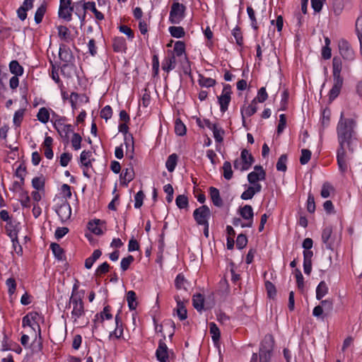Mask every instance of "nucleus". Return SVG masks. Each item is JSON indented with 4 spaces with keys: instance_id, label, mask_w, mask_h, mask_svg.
<instances>
[{
    "instance_id": "58",
    "label": "nucleus",
    "mask_w": 362,
    "mask_h": 362,
    "mask_svg": "<svg viewBox=\"0 0 362 362\" xmlns=\"http://www.w3.org/2000/svg\"><path fill=\"white\" fill-rule=\"evenodd\" d=\"M110 269V265L107 262H103L100 266L98 267V268L95 270V274L96 276H101L104 274H106L108 272Z\"/></svg>"
},
{
    "instance_id": "19",
    "label": "nucleus",
    "mask_w": 362,
    "mask_h": 362,
    "mask_svg": "<svg viewBox=\"0 0 362 362\" xmlns=\"http://www.w3.org/2000/svg\"><path fill=\"white\" fill-rule=\"evenodd\" d=\"M59 56L60 59L65 63L64 66H66L74 60V57L70 49L66 45L60 46Z\"/></svg>"
},
{
    "instance_id": "53",
    "label": "nucleus",
    "mask_w": 362,
    "mask_h": 362,
    "mask_svg": "<svg viewBox=\"0 0 362 362\" xmlns=\"http://www.w3.org/2000/svg\"><path fill=\"white\" fill-rule=\"evenodd\" d=\"M134 257L129 255L127 257L122 258L120 262V267L122 271H126L129 267L130 264L133 262Z\"/></svg>"
},
{
    "instance_id": "45",
    "label": "nucleus",
    "mask_w": 362,
    "mask_h": 362,
    "mask_svg": "<svg viewBox=\"0 0 362 362\" xmlns=\"http://www.w3.org/2000/svg\"><path fill=\"white\" fill-rule=\"evenodd\" d=\"M247 15L250 20V25H251L252 28L255 30H257L258 29V25H257V19L255 17V11L253 10V8L251 6H247Z\"/></svg>"
},
{
    "instance_id": "60",
    "label": "nucleus",
    "mask_w": 362,
    "mask_h": 362,
    "mask_svg": "<svg viewBox=\"0 0 362 362\" xmlns=\"http://www.w3.org/2000/svg\"><path fill=\"white\" fill-rule=\"evenodd\" d=\"M119 30L121 33L126 35L130 40H132L134 39V32L129 27L122 25L119 27Z\"/></svg>"
},
{
    "instance_id": "16",
    "label": "nucleus",
    "mask_w": 362,
    "mask_h": 362,
    "mask_svg": "<svg viewBox=\"0 0 362 362\" xmlns=\"http://www.w3.org/2000/svg\"><path fill=\"white\" fill-rule=\"evenodd\" d=\"M57 214H58L62 221H66L71 217V208L70 204L65 202L62 203L57 209Z\"/></svg>"
},
{
    "instance_id": "10",
    "label": "nucleus",
    "mask_w": 362,
    "mask_h": 362,
    "mask_svg": "<svg viewBox=\"0 0 362 362\" xmlns=\"http://www.w3.org/2000/svg\"><path fill=\"white\" fill-rule=\"evenodd\" d=\"M339 50L341 57L348 61H352L355 58V54L349 43L341 40L339 42Z\"/></svg>"
},
{
    "instance_id": "59",
    "label": "nucleus",
    "mask_w": 362,
    "mask_h": 362,
    "mask_svg": "<svg viewBox=\"0 0 362 362\" xmlns=\"http://www.w3.org/2000/svg\"><path fill=\"white\" fill-rule=\"evenodd\" d=\"M112 115V110L110 105L105 106L100 111V117L106 121L111 118Z\"/></svg>"
},
{
    "instance_id": "15",
    "label": "nucleus",
    "mask_w": 362,
    "mask_h": 362,
    "mask_svg": "<svg viewBox=\"0 0 362 362\" xmlns=\"http://www.w3.org/2000/svg\"><path fill=\"white\" fill-rule=\"evenodd\" d=\"M6 234L11 240H15L18 238V233L20 229V223L15 220L6 223L5 226Z\"/></svg>"
},
{
    "instance_id": "23",
    "label": "nucleus",
    "mask_w": 362,
    "mask_h": 362,
    "mask_svg": "<svg viewBox=\"0 0 362 362\" xmlns=\"http://www.w3.org/2000/svg\"><path fill=\"white\" fill-rule=\"evenodd\" d=\"M333 79H343L341 76L342 62L340 58L334 57L332 59Z\"/></svg>"
},
{
    "instance_id": "38",
    "label": "nucleus",
    "mask_w": 362,
    "mask_h": 362,
    "mask_svg": "<svg viewBox=\"0 0 362 362\" xmlns=\"http://www.w3.org/2000/svg\"><path fill=\"white\" fill-rule=\"evenodd\" d=\"M37 117L40 122L43 124L47 123L49 120V110L46 107L40 108Z\"/></svg>"
},
{
    "instance_id": "20",
    "label": "nucleus",
    "mask_w": 362,
    "mask_h": 362,
    "mask_svg": "<svg viewBox=\"0 0 362 362\" xmlns=\"http://www.w3.org/2000/svg\"><path fill=\"white\" fill-rule=\"evenodd\" d=\"M261 190H262L261 185H250L242 193L240 197L243 200L251 199L255 194L260 192Z\"/></svg>"
},
{
    "instance_id": "51",
    "label": "nucleus",
    "mask_w": 362,
    "mask_h": 362,
    "mask_svg": "<svg viewBox=\"0 0 362 362\" xmlns=\"http://www.w3.org/2000/svg\"><path fill=\"white\" fill-rule=\"evenodd\" d=\"M82 141L81 136L77 133H73L71 138V144L74 150H78L81 148V143Z\"/></svg>"
},
{
    "instance_id": "17",
    "label": "nucleus",
    "mask_w": 362,
    "mask_h": 362,
    "mask_svg": "<svg viewBox=\"0 0 362 362\" xmlns=\"http://www.w3.org/2000/svg\"><path fill=\"white\" fill-rule=\"evenodd\" d=\"M205 126L213 132L214 137L216 142L221 143L223 141L224 131L222 128L219 127L216 124L211 123L210 121H205Z\"/></svg>"
},
{
    "instance_id": "49",
    "label": "nucleus",
    "mask_w": 362,
    "mask_h": 362,
    "mask_svg": "<svg viewBox=\"0 0 362 362\" xmlns=\"http://www.w3.org/2000/svg\"><path fill=\"white\" fill-rule=\"evenodd\" d=\"M46 12V6L41 5L36 11L35 14V21L37 24L42 22L43 16Z\"/></svg>"
},
{
    "instance_id": "56",
    "label": "nucleus",
    "mask_w": 362,
    "mask_h": 362,
    "mask_svg": "<svg viewBox=\"0 0 362 362\" xmlns=\"http://www.w3.org/2000/svg\"><path fill=\"white\" fill-rule=\"evenodd\" d=\"M332 190L333 188L329 183L323 184L320 192L321 197L325 199L329 197Z\"/></svg>"
},
{
    "instance_id": "30",
    "label": "nucleus",
    "mask_w": 362,
    "mask_h": 362,
    "mask_svg": "<svg viewBox=\"0 0 362 362\" xmlns=\"http://www.w3.org/2000/svg\"><path fill=\"white\" fill-rule=\"evenodd\" d=\"M209 192L213 204L216 206L221 207L223 205V201L220 197L219 190L216 187H211L209 188Z\"/></svg>"
},
{
    "instance_id": "39",
    "label": "nucleus",
    "mask_w": 362,
    "mask_h": 362,
    "mask_svg": "<svg viewBox=\"0 0 362 362\" xmlns=\"http://www.w3.org/2000/svg\"><path fill=\"white\" fill-rule=\"evenodd\" d=\"M9 69L11 72L16 76H21L23 74V68L16 60H13L10 62Z\"/></svg>"
},
{
    "instance_id": "63",
    "label": "nucleus",
    "mask_w": 362,
    "mask_h": 362,
    "mask_svg": "<svg viewBox=\"0 0 362 362\" xmlns=\"http://www.w3.org/2000/svg\"><path fill=\"white\" fill-rule=\"evenodd\" d=\"M20 202L23 207L29 208L30 199L25 192H22L20 195Z\"/></svg>"
},
{
    "instance_id": "29",
    "label": "nucleus",
    "mask_w": 362,
    "mask_h": 362,
    "mask_svg": "<svg viewBox=\"0 0 362 362\" xmlns=\"http://www.w3.org/2000/svg\"><path fill=\"white\" fill-rule=\"evenodd\" d=\"M177 302V306L175 309L176 314L180 320H184L187 317V309L179 298H175Z\"/></svg>"
},
{
    "instance_id": "37",
    "label": "nucleus",
    "mask_w": 362,
    "mask_h": 362,
    "mask_svg": "<svg viewBox=\"0 0 362 362\" xmlns=\"http://www.w3.org/2000/svg\"><path fill=\"white\" fill-rule=\"evenodd\" d=\"M127 301L128 303L129 308L131 310H134L136 308L137 301H136V295L134 291H129L127 293Z\"/></svg>"
},
{
    "instance_id": "1",
    "label": "nucleus",
    "mask_w": 362,
    "mask_h": 362,
    "mask_svg": "<svg viewBox=\"0 0 362 362\" xmlns=\"http://www.w3.org/2000/svg\"><path fill=\"white\" fill-rule=\"evenodd\" d=\"M85 295L83 290H78V286L75 284L72 288L71 295L69 298L66 308L71 309L70 319L74 325H79L86 315L83 298Z\"/></svg>"
},
{
    "instance_id": "25",
    "label": "nucleus",
    "mask_w": 362,
    "mask_h": 362,
    "mask_svg": "<svg viewBox=\"0 0 362 362\" xmlns=\"http://www.w3.org/2000/svg\"><path fill=\"white\" fill-rule=\"evenodd\" d=\"M83 9L84 11H91L94 13L95 17L98 21H103L104 19V15L100 11H98L95 6V3L93 1H88L83 3Z\"/></svg>"
},
{
    "instance_id": "32",
    "label": "nucleus",
    "mask_w": 362,
    "mask_h": 362,
    "mask_svg": "<svg viewBox=\"0 0 362 362\" xmlns=\"http://www.w3.org/2000/svg\"><path fill=\"white\" fill-rule=\"evenodd\" d=\"M170 54H175L176 57L184 56L186 58L185 54V44L182 41H177L174 45L173 52Z\"/></svg>"
},
{
    "instance_id": "62",
    "label": "nucleus",
    "mask_w": 362,
    "mask_h": 362,
    "mask_svg": "<svg viewBox=\"0 0 362 362\" xmlns=\"http://www.w3.org/2000/svg\"><path fill=\"white\" fill-rule=\"evenodd\" d=\"M286 125V118L284 114H281L279 115V121L277 127V133L279 134H281Z\"/></svg>"
},
{
    "instance_id": "55",
    "label": "nucleus",
    "mask_w": 362,
    "mask_h": 362,
    "mask_svg": "<svg viewBox=\"0 0 362 362\" xmlns=\"http://www.w3.org/2000/svg\"><path fill=\"white\" fill-rule=\"evenodd\" d=\"M247 243V238L246 235L240 234L238 235L236 239V247L241 250L243 249Z\"/></svg>"
},
{
    "instance_id": "31",
    "label": "nucleus",
    "mask_w": 362,
    "mask_h": 362,
    "mask_svg": "<svg viewBox=\"0 0 362 362\" xmlns=\"http://www.w3.org/2000/svg\"><path fill=\"white\" fill-rule=\"evenodd\" d=\"M88 229L98 235L103 233L102 223L99 219L90 221L88 223Z\"/></svg>"
},
{
    "instance_id": "35",
    "label": "nucleus",
    "mask_w": 362,
    "mask_h": 362,
    "mask_svg": "<svg viewBox=\"0 0 362 362\" xmlns=\"http://www.w3.org/2000/svg\"><path fill=\"white\" fill-rule=\"evenodd\" d=\"M192 303L194 308L199 312L204 308V298L201 293H197L193 296Z\"/></svg>"
},
{
    "instance_id": "48",
    "label": "nucleus",
    "mask_w": 362,
    "mask_h": 362,
    "mask_svg": "<svg viewBox=\"0 0 362 362\" xmlns=\"http://www.w3.org/2000/svg\"><path fill=\"white\" fill-rule=\"evenodd\" d=\"M175 203L179 209H185L188 206V199L184 194L178 195L176 197Z\"/></svg>"
},
{
    "instance_id": "47",
    "label": "nucleus",
    "mask_w": 362,
    "mask_h": 362,
    "mask_svg": "<svg viewBox=\"0 0 362 362\" xmlns=\"http://www.w3.org/2000/svg\"><path fill=\"white\" fill-rule=\"evenodd\" d=\"M287 163V156L285 154H283L279 158L276 163V170L278 171L285 172L287 169L286 166Z\"/></svg>"
},
{
    "instance_id": "3",
    "label": "nucleus",
    "mask_w": 362,
    "mask_h": 362,
    "mask_svg": "<svg viewBox=\"0 0 362 362\" xmlns=\"http://www.w3.org/2000/svg\"><path fill=\"white\" fill-rule=\"evenodd\" d=\"M186 6L179 2H173L169 14V21L179 24L185 17Z\"/></svg>"
},
{
    "instance_id": "46",
    "label": "nucleus",
    "mask_w": 362,
    "mask_h": 362,
    "mask_svg": "<svg viewBox=\"0 0 362 362\" xmlns=\"http://www.w3.org/2000/svg\"><path fill=\"white\" fill-rule=\"evenodd\" d=\"M175 132L178 136L186 134V127L180 119H177L175 124Z\"/></svg>"
},
{
    "instance_id": "14",
    "label": "nucleus",
    "mask_w": 362,
    "mask_h": 362,
    "mask_svg": "<svg viewBox=\"0 0 362 362\" xmlns=\"http://www.w3.org/2000/svg\"><path fill=\"white\" fill-rule=\"evenodd\" d=\"M238 213L241 218L247 222V226L253 225L254 212L250 205H245L240 207L238 210Z\"/></svg>"
},
{
    "instance_id": "50",
    "label": "nucleus",
    "mask_w": 362,
    "mask_h": 362,
    "mask_svg": "<svg viewBox=\"0 0 362 362\" xmlns=\"http://www.w3.org/2000/svg\"><path fill=\"white\" fill-rule=\"evenodd\" d=\"M199 83L201 86L210 88L216 84V81L211 78L202 76L199 80Z\"/></svg>"
},
{
    "instance_id": "52",
    "label": "nucleus",
    "mask_w": 362,
    "mask_h": 362,
    "mask_svg": "<svg viewBox=\"0 0 362 362\" xmlns=\"http://www.w3.org/2000/svg\"><path fill=\"white\" fill-rule=\"evenodd\" d=\"M320 305L322 306L324 311L327 313H329L333 310V300L330 298L323 300L321 301Z\"/></svg>"
},
{
    "instance_id": "24",
    "label": "nucleus",
    "mask_w": 362,
    "mask_h": 362,
    "mask_svg": "<svg viewBox=\"0 0 362 362\" xmlns=\"http://www.w3.org/2000/svg\"><path fill=\"white\" fill-rule=\"evenodd\" d=\"M175 66L176 59L175 58V54H168L162 62V69L166 72H169L174 69Z\"/></svg>"
},
{
    "instance_id": "4",
    "label": "nucleus",
    "mask_w": 362,
    "mask_h": 362,
    "mask_svg": "<svg viewBox=\"0 0 362 362\" xmlns=\"http://www.w3.org/2000/svg\"><path fill=\"white\" fill-rule=\"evenodd\" d=\"M74 11V6L71 0H59V6L58 10V16L67 22L72 19V13Z\"/></svg>"
},
{
    "instance_id": "42",
    "label": "nucleus",
    "mask_w": 362,
    "mask_h": 362,
    "mask_svg": "<svg viewBox=\"0 0 362 362\" xmlns=\"http://www.w3.org/2000/svg\"><path fill=\"white\" fill-rule=\"evenodd\" d=\"M6 285L8 288V293L11 300H13V296L14 295L16 290V280L11 277L6 281Z\"/></svg>"
},
{
    "instance_id": "12",
    "label": "nucleus",
    "mask_w": 362,
    "mask_h": 362,
    "mask_svg": "<svg viewBox=\"0 0 362 362\" xmlns=\"http://www.w3.org/2000/svg\"><path fill=\"white\" fill-rule=\"evenodd\" d=\"M322 240L327 250H334V239L332 236V229L331 227H326L323 229L322 233Z\"/></svg>"
},
{
    "instance_id": "44",
    "label": "nucleus",
    "mask_w": 362,
    "mask_h": 362,
    "mask_svg": "<svg viewBox=\"0 0 362 362\" xmlns=\"http://www.w3.org/2000/svg\"><path fill=\"white\" fill-rule=\"evenodd\" d=\"M169 32L173 37L176 38L182 37L185 33L184 28L180 26H171L169 28Z\"/></svg>"
},
{
    "instance_id": "11",
    "label": "nucleus",
    "mask_w": 362,
    "mask_h": 362,
    "mask_svg": "<svg viewBox=\"0 0 362 362\" xmlns=\"http://www.w3.org/2000/svg\"><path fill=\"white\" fill-rule=\"evenodd\" d=\"M54 127L59 135L68 140L71 134H73V127L71 124L64 123L62 119H58L54 122Z\"/></svg>"
},
{
    "instance_id": "64",
    "label": "nucleus",
    "mask_w": 362,
    "mask_h": 362,
    "mask_svg": "<svg viewBox=\"0 0 362 362\" xmlns=\"http://www.w3.org/2000/svg\"><path fill=\"white\" fill-rule=\"evenodd\" d=\"M57 30L61 39L66 40L69 37V31L66 26L60 25L57 28Z\"/></svg>"
},
{
    "instance_id": "9",
    "label": "nucleus",
    "mask_w": 362,
    "mask_h": 362,
    "mask_svg": "<svg viewBox=\"0 0 362 362\" xmlns=\"http://www.w3.org/2000/svg\"><path fill=\"white\" fill-rule=\"evenodd\" d=\"M266 178V173L261 165H255L254 170L247 175V180L250 185H260L259 181Z\"/></svg>"
},
{
    "instance_id": "41",
    "label": "nucleus",
    "mask_w": 362,
    "mask_h": 362,
    "mask_svg": "<svg viewBox=\"0 0 362 362\" xmlns=\"http://www.w3.org/2000/svg\"><path fill=\"white\" fill-rule=\"evenodd\" d=\"M209 329L210 334H211V338L214 342L216 343L218 341L221 337V332L217 325L214 322H210Z\"/></svg>"
},
{
    "instance_id": "13",
    "label": "nucleus",
    "mask_w": 362,
    "mask_h": 362,
    "mask_svg": "<svg viewBox=\"0 0 362 362\" xmlns=\"http://www.w3.org/2000/svg\"><path fill=\"white\" fill-rule=\"evenodd\" d=\"M272 356V350L270 349H264L263 345L260 348L259 356L253 354L250 362H270Z\"/></svg>"
},
{
    "instance_id": "5",
    "label": "nucleus",
    "mask_w": 362,
    "mask_h": 362,
    "mask_svg": "<svg viewBox=\"0 0 362 362\" xmlns=\"http://www.w3.org/2000/svg\"><path fill=\"white\" fill-rule=\"evenodd\" d=\"M231 86L229 84H224L221 94L218 97V102L220 105V110L225 112L231 100Z\"/></svg>"
},
{
    "instance_id": "33",
    "label": "nucleus",
    "mask_w": 362,
    "mask_h": 362,
    "mask_svg": "<svg viewBox=\"0 0 362 362\" xmlns=\"http://www.w3.org/2000/svg\"><path fill=\"white\" fill-rule=\"evenodd\" d=\"M240 158L243 162L245 166L247 168V170L250 168V166L254 162V158L252 156L251 153L246 149H244L241 151Z\"/></svg>"
},
{
    "instance_id": "6",
    "label": "nucleus",
    "mask_w": 362,
    "mask_h": 362,
    "mask_svg": "<svg viewBox=\"0 0 362 362\" xmlns=\"http://www.w3.org/2000/svg\"><path fill=\"white\" fill-rule=\"evenodd\" d=\"M346 148H348L346 144H339L337 150V163L339 168L341 172H345L348 169V162L350 160V156L346 151Z\"/></svg>"
},
{
    "instance_id": "2",
    "label": "nucleus",
    "mask_w": 362,
    "mask_h": 362,
    "mask_svg": "<svg viewBox=\"0 0 362 362\" xmlns=\"http://www.w3.org/2000/svg\"><path fill=\"white\" fill-rule=\"evenodd\" d=\"M354 127L355 122L352 119H344L341 115L337 127L339 144H346L350 153L354 152L356 146V141L354 136Z\"/></svg>"
},
{
    "instance_id": "27",
    "label": "nucleus",
    "mask_w": 362,
    "mask_h": 362,
    "mask_svg": "<svg viewBox=\"0 0 362 362\" xmlns=\"http://www.w3.org/2000/svg\"><path fill=\"white\" fill-rule=\"evenodd\" d=\"M156 356L158 360L160 362H165L168 359V347L165 343L160 341L156 350Z\"/></svg>"
},
{
    "instance_id": "28",
    "label": "nucleus",
    "mask_w": 362,
    "mask_h": 362,
    "mask_svg": "<svg viewBox=\"0 0 362 362\" xmlns=\"http://www.w3.org/2000/svg\"><path fill=\"white\" fill-rule=\"evenodd\" d=\"M92 152L90 151H83L80 156V163L86 168L92 166Z\"/></svg>"
},
{
    "instance_id": "8",
    "label": "nucleus",
    "mask_w": 362,
    "mask_h": 362,
    "mask_svg": "<svg viewBox=\"0 0 362 362\" xmlns=\"http://www.w3.org/2000/svg\"><path fill=\"white\" fill-rule=\"evenodd\" d=\"M210 210L208 206L204 205L194 211L193 216L199 225H207L210 217Z\"/></svg>"
},
{
    "instance_id": "57",
    "label": "nucleus",
    "mask_w": 362,
    "mask_h": 362,
    "mask_svg": "<svg viewBox=\"0 0 362 362\" xmlns=\"http://www.w3.org/2000/svg\"><path fill=\"white\" fill-rule=\"evenodd\" d=\"M311 157V152L308 149L301 150V156L300 158V163L302 165H305L308 163Z\"/></svg>"
},
{
    "instance_id": "43",
    "label": "nucleus",
    "mask_w": 362,
    "mask_h": 362,
    "mask_svg": "<svg viewBox=\"0 0 362 362\" xmlns=\"http://www.w3.org/2000/svg\"><path fill=\"white\" fill-rule=\"evenodd\" d=\"M24 115H25V110L22 109V108L19 109L15 112L13 118V124L16 127H18L21 126V122L24 117Z\"/></svg>"
},
{
    "instance_id": "21",
    "label": "nucleus",
    "mask_w": 362,
    "mask_h": 362,
    "mask_svg": "<svg viewBox=\"0 0 362 362\" xmlns=\"http://www.w3.org/2000/svg\"><path fill=\"white\" fill-rule=\"evenodd\" d=\"M134 177V171L132 166L124 169L120 175V183L122 185L127 186Z\"/></svg>"
},
{
    "instance_id": "40",
    "label": "nucleus",
    "mask_w": 362,
    "mask_h": 362,
    "mask_svg": "<svg viewBox=\"0 0 362 362\" xmlns=\"http://www.w3.org/2000/svg\"><path fill=\"white\" fill-rule=\"evenodd\" d=\"M222 168L223 177L227 180H230L233 177V174L231 163L229 161H225Z\"/></svg>"
},
{
    "instance_id": "26",
    "label": "nucleus",
    "mask_w": 362,
    "mask_h": 362,
    "mask_svg": "<svg viewBox=\"0 0 362 362\" xmlns=\"http://www.w3.org/2000/svg\"><path fill=\"white\" fill-rule=\"evenodd\" d=\"M343 84V79H334V85L329 93L330 100H334L339 94Z\"/></svg>"
},
{
    "instance_id": "54",
    "label": "nucleus",
    "mask_w": 362,
    "mask_h": 362,
    "mask_svg": "<svg viewBox=\"0 0 362 362\" xmlns=\"http://www.w3.org/2000/svg\"><path fill=\"white\" fill-rule=\"evenodd\" d=\"M144 192L140 190L134 196V207L136 209H139L142 204H143V201H144Z\"/></svg>"
},
{
    "instance_id": "22",
    "label": "nucleus",
    "mask_w": 362,
    "mask_h": 362,
    "mask_svg": "<svg viewBox=\"0 0 362 362\" xmlns=\"http://www.w3.org/2000/svg\"><path fill=\"white\" fill-rule=\"evenodd\" d=\"M112 47L116 52H125L127 49L126 40L123 37H115L113 38Z\"/></svg>"
},
{
    "instance_id": "7",
    "label": "nucleus",
    "mask_w": 362,
    "mask_h": 362,
    "mask_svg": "<svg viewBox=\"0 0 362 362\" xmlns=\"http://www.w3.org/2000/svg\"><path fill=\"white\" fill-rule=\"evenodd\" d=\"M40 319V315L36 312H32L27 314L23 317L22 325L23 327H30L34 332L36 329L40 332V328L38 325V321Z\"/></svg>"
},
{
    "instance_id": "36",
    "label": "nucleus",
    "mask_w": 362,
    "mask_h": 362,
    "mask_svg": "<svg viewBox=\"0 0 362 362\" xmlns=\"http://www.w3.org/2000/svg\"><path fill=\"white\" fill-rule=\"evenodd\" d=\"M177 160L178 157L175 153H173L168 156L165 162V167L170 173L175 170L177 163Z\"/></svg>"
},
{
    "instance_id": "18",
    "label": "nucleus",
    "mask_w": 362,
    "mask_h": 362,
    "mask_svg": "<svg viewBox=\"0 0 362 362\" xmlns=\"http://www.w3.org/2000/svg\"><path fill=\"white\" fill-rule=\"evenodd\" d=\"M257 110L256 99H253L250 104L243 105L240 109L243 123H245V117H250L254 115Z\"/></svg>"
},
{
    "instance_id": "61",
    "label": "nucleus",
    "mask_w": 362,
    "mask_h": 362,
    "mask_svg": "<svg viewBox=\"0 0 362 362\" xmlns=\"http://www.w3.org/2000/svg\"><path fill=\"white\" fill-rule=\"evenodd\" d=\"M267 98L268 95L266 91V89L265 88L262 87L258 90L257 95L255 99H256L257 103V101L259 103H263L267 99Z\"/></svg>"
},
{
    "instance_id": "34",
    "label": "nucleus",
    "mask_w": 362,
    "mask_h": 362,
    "mask_svg": "<svg viewBox=\"0 0 362 362\" xmlns=\"http://www.w3.org/2000/svg\"><path fill=\"white\" fill-rule=\"evenodd\" d=\"M328 290L327 284L324 281H320L316 288V298L321 300L327 294Z\"/></svg>"
}]
</instances>
